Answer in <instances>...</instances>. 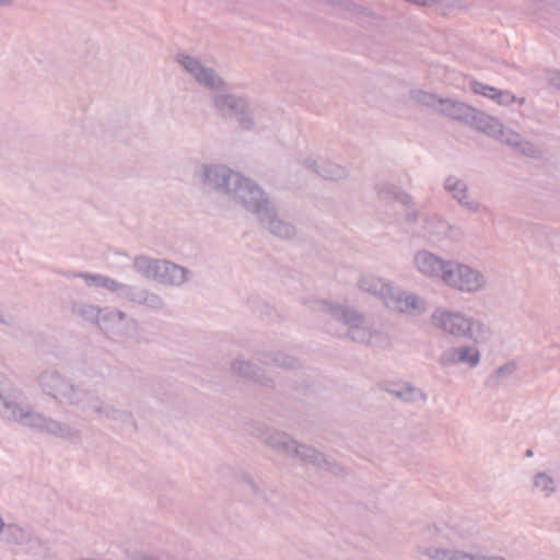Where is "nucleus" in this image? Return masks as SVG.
Segmentation results:
<instances>
[{
    "instance_id": "20e7f679",
    "label": "nucleus",
    "mask_w": 560,
    "mask_h": 560,
    "mask_svg": "<svg viewBox=\"0 0 560 560\" xmlns=\"http://www.w3.org/2000/svg\"><path fill=\"white\" fill-rule=\"evenodd\" d=\"M431 322L434 327L457 339L485 342L491 336L490 329L480 320L446 308L434 310Z\"/></svg>"
},
{
    "instance_id": "2eb2a0df",
    "label": "nucleus",
    "mask_w": 560,
    "mask_h": 560,
    "mask_svg": "<svg viewBox=\"0 0 560 560\" xmlns=\"http://www.w3.org/2000/svg\"><path fill=\"white\" fill-rule=\"evenodd\" d=\"M301 164L327 180H339L348 175L346 167L324 159L305 158L301 161Z\"/></svg>"
},
{
    "instance_id": "4be33fe9",
    "label": "nucleus",
    "mask_w": 560,
    "mask_h": 560,
    "mask_svg": "<svg viewBox=\"0 0 560 560\" xmlns=\"http://www.w3.org/2000/svg\"><path fill=\"white\" fill-rule=\"evenodd\" d=\"M474 107L450 98H444L443 102H440V112L456 120L464 121L466 124H469V120L471 119V115L474 114Z\"/></svg>"
},
{
    "instance_id": "5701e85b",
    "label": "nucleus",
    "mask_w": 560,
    "mask_h": 560,
    "mask_svg": "<svg viewBox=\"0 0 560 560\" xmlns=\"http://www.w3.org/2000/svg\"><path fill=\"white\" fill-rule=\"evenodd\" d=\"M387 392L392 396L405 402H425L428 398L427 394L422 389L411 385L410 383H404L393 388H388Z\"/></svg>"
},
{
    "instance_id": "f3484780",
    "label": "nucleus",
    "mask_w": 560,
    "mask_h": 560,
    "mask_svg": "<svg viewBox=\"0 0 560 560\" xmlns=\"http://www.w3.org/2000/svg\"><path fill=\"white\" fill-rule=\"evenodd\" d=\"M83 411L92 412L101 418L112 419L115 421H130L132 416L129 412L105 405L97 396L90 395Z\"/></svg>"
},
{
    "instance_id": "7c9ffc66",
    "label": "nucleus",
    "mask_w": 560,
    "mask_h": 560,
    "mask_svg": "<svg viewBox=\"0 0 560 560\" xmlns=\"http://www.w3.org/2000/svg\"><path fill=\"white\" fill-rule=\"evenodd\" d=\"M410 96L416 103L436 108L438 110L440 109V102L444 100L421 90L411 91Z\"/></svg>"
},
{
    "instance_id": "a19ab883",
    "label": "nucleus",
    "mask_w": 560,
    "mask_h": 560,
    "mask_svg": "<svg viewBox=\"0 0 560 560\" xmlns=\"http://www.w3.org/2000/svg\"><path fill=\"white\" fill-rule=\"evenodd\" d=\"M520 152H522L524 155L534 158L538 154L537 148L529 141L522 140L521 144L516 148Z\"/></svg>"
},
{
    "instance_id": "ea45409f",
    "label": "nucleus",
    "mask_w": 560,
    "mask_h": 560,
    "mask_svg": "<svg viewBox=\"0 0 560 560\" xmlns=\"http://www.w3.org/2000/svg\"><path fill=\"white\" fill-rule=\"evenodd\" d=\"M406 213L404 217L405 223L408 225V228L412 229V226L418 222L419 220V213L413 207V202L410 207H406Z\"/></svg>"
},
{
    "instance_id": "49530a36",
    "label": "nucleus",
    "mask_w": 560,
    "mask_h": 560,
    "mask_svg": "<svg viewBox=\"0 0 560 560\" xmlns=\"http://www.w3.org/2000/svg\"><path fill=\"white\" fill-rule=\"evenodd\" d=\"M12 3L11 0H0V7H7V5H10Z\"/></svg>"
},
{
    "instance_id": "9b49d317",
    "label": "nucleus",
    "mask_w": 560,
    "mask_h": 560,
    "mask_svg": "<svg viewBox=\"0 0 560 560\" xmlns=\"http://www.w3.org/2000/svg\"><path fill=\"white\" fill-rule=\"evenodd\" d=\"M450 262L451 260H445L427 249L418 250L413 256V264L421 275L442 282L446 277Z\"/></svg>"
},
{
    "instance_id": "473e14b6",
    "label": "nucleus",
    "mask_w": 560,
    "mask_h": 560,
    "mask_svg": "<svg viewBox=\"0 0 560 560\" xmlns=\"http://www.w3.org/2000/svg\"><path fill=\"white\" fill-rule=\"evenodd\" d=\"M145 289L124 283L119 296L132 304L140 305Z\"/></svg>"
},
{
    "instance_id": "37998d69",
    "label": "nucleus",
    "mask_w": 560,
    "mask_h": 560,
    "mask_svg": "<svg viewBox=\"0 0 560 560\" xmlns=\"http://www.w3.org/2000/svg\"><path fill=\"white\" fill-rule=\"evenodd\" d=\"M546 80L551 86L560 90V71L559 70H547L546 71Z\"/></svg>"
},
{
    "instance_id": "423d86ee",
    "label": "nucleus",
    "mask_w": 560,
    "mask_h": 560,
    "mask_svg": "<svg viewBox=\"0 0 560 560\" xmlns=\"http://www.w3.org/2000/svg\"><path fill=\"white\" fill-rule=\"evenodd\" d=\"M260 439L269 446L288 456L299 458L322 469H332V466L322 453L311 446L298 444L296 441L284 432L272 428H265L260 433Z\"/></svg>"
},
{
    "instance_id": "e433bc0d",
    "label": "nucleus",
    "mask_w": 560,
    "mask_h": 560,
    "mask_svg": "<svg viewBox=\"0 0 560 560\" xmlns=\"http://www.w3.org/2000/svg\"><path fill=\"white\" fill-rule=\"evenodd\" d=\"M498 139H501L504 143L514 149H516L523 140L520 133L511 129H505L504 127L502 128V133L499 135Z\"/></svg>"
},
{
    "instance_id": "c9c22d12",
    "label": "nucleus",
    "mask_w": 560,
    "mask_h": 560,
    "mask_svg": "<svg viewBox=\"0 0 560 560\" xmlns=\"http://www.w3.org/2000/svg\"><path fill=\"white\" fill-rule=\"evenodd\" d=\"M470 89L475 94L482 95L485 97H488L492 101H494L497 88L487 85L482 82H478L476 80L470 81Z\"/></svg>"
},
{
    "instance_id": "4468645a",
    "label": "nucleus",
    "mask_w": 560,
    "mask_h": 560,
    "mask_svg": "<svg viewBox=\"0 0 560 560\" xmlns=\"http://www.w3.org/2000/svg\"><path fill=\"white\" fill-rule=\"evenodd\" d=\"M155 281L168 287H180L188 281L190 271L170 260L160 259Z\"/></svg>"
},
{
    "instance_id": "ddd939ff",
    "label": "nucleus",
    "mask_w": 560,
    "mask_h": 560,
    "mask_svg": "<svg viewBox=\"0 0 560 560\" xmlns=\"http://www.w3.org/2000/svg\"><path fill=\"white\" fill-rule=\"evenodd\" d=\"M443 188L466 210L474 213L480 210L481 205L470 199L468 185L463 179L448 175L444 179Z\"/></svg>"
},
{
    "instance_id": "dca6fc26",
    "label": "nucleus",
    "mask_w": 560,
    "mask_h": 560,
    "mask_svg": "<svg viewBox=\"0 0 560 560\" xmlns=\"http://www.w3.org/2000/svg\"><path fill=\"white\" fill-rule=\"evenodd\" d=\"M422 555L431 560H504L502 557H488L480 552H465L445 548H425Z\"/></svg>"
},
{
    "instance_id": "7ed1b4c3",
    "label": "nucleus",
    "mask_w": 560,
    "mask_h": 560,
    "mask_svg": "<svg viewBox=\"0 0 560 560\" xmlns=\"http://www.w3.org/2000/svg\"><path fill=\"white\" fill-rule=\"evenodd\" d=\"M311 308L322 314L328 325L336 322L346 327V335L354 342L369 343L377 335L364 314L353 307L316 300L312 302Z\"/></svg>"
},
{
    "instance_id": "c756f323",
    "label": "nucleus",
    "mask_w": 560,
    "mask_h": 560,
    "mask_svg": "<svg viewBox=\"0 0 560 560\" xmlns=\"http://www.w3.org/2000/svg\"><path fill=\"white\" fill-rule=\"evenodd\" d=\"M533 486L545 498L551 497L557 490L556 480L545 471H539L534 476Z\"/></svg>"
},
{
    "instance_id": "6ab92c4d",
    "label": "nucleus",
    "mask_w": 560,
    "mask_h": 560,
    "mask_svg": "<svg viewBox=\"0 0 560 560\" xmlns=\"http://www.w3.org/2000/svg\"><path fill=\"white\" fill-rule=\"evenodd\" d=\"M375 191L378 200L384 202H389L394 200L399 202L404 207H410L412 203V196L392 183H377L375 185Z\"/></svg>"
},
{
    "instance_id": "9d476101",
    "label": "nucleus",
    "mask_w": 560,
    "mask_h": 560,
    "mask_svg": "<svg viewBox=\"0 0 560 560\" xmlns=\"http://www.w3.org/2000/svg\"><path fill=\"white\" fill-rule=\"evenodd\" d=\"M383 302L387 308L409 316H419L427 311V302L423 299L394 285L387 290Z\"/></svg>"
},
{
    "instance_id": "bb28decb",
    "label": "nucleus",
    "mask_w": 560,
    "mask_h": 560,
    "mask_svg": "<svg viewBox=\"0 0 560 560\" xmlns=\"http://www.w3.org/2000/svg\"><path fill=\"white\" fill-rule=\"evenodd\" d=\"M390 287V283L384 282L381 278L374 276H364L359 281V288L362 291L378 296L382 301H384Z\"/></svg>"
},
{
    "instance_id": "f03ea898",
    "label": "nucleus",
    "mask_w": 560,
    "mask_h": 560,
    "mask_svg": "<svg viewBox=\"0 0 560 560\" xmlns=\"http://www.w3.org/2000/svg\"><path fill=\"white\" fill-rule=\"evenodd\" d=\"M5 380V375L0 372V386ZM25 399L23 390L18 387H0V415L2 418L62 440L79 441L81 439L82 433L79 429L34 411L30 406L23 405Z\"/></svg>"
},
{
    "instance_id": "a211bd4d",
    "label": "nucleus",
    "mask_w": 560,
    "mask_h": 560,
    "mask_svg": "<svg viewBox=\"0 0 560 560\" xmlns=\"http://www.w3.org/2000/svg\"><path fill=\"white\" fill-rule=\"evenodd\" d=\"M422 229L419 232L423 237L430 242H440L450 236L452 226L438 215H425L422 219Z\"/></svg>"
},
{
    "instance_id": "6e6552de",
    "label": "nucleus",
    "mask_w": 560,
    "mask_h": 560,
    "mask_svg": "<svg viewBox=\"0 0 560 560\" xmlns=\"http://www.w3.org/2000/svg\"><path fill=\"white\" fill-rule=\"evenodd\" d=\"M443 283L464 293H476L485 289L487 279L481 271L466 264L451 260Z\"/></svg>"
},
{
    "instance_id": "79ce46f5",
    "label": "nucleus",
    "mask_w": 560,
    "mask_h": 560,
    "mask_svg": "<svg viewBox=\"0 0 560 560\" xmlns=\"http://www.w3.org/2000/svg\"><path fill=\"white\" fill-rule=\"evenodd\" d=\"M242 485L245 490H248L253 494H257L259 492L258 482L249 475L242 477Z\"/></svg>"
},
{
    "instance_id": "72a5a7b5",
    "label": "nucleus",
    "mask_w": 560,
    "mask_h": 560,
    "mask_svg": "<svg viewBox=\"0 0 560 560\" xmlns=\"http://www.w3.org/2000/svg\"><path fill=\"white\" fill-rule=\"evenodd\" d=\"M140 305H144L154 312H160L164 308V300L156 293L144 290Z\"/></svg>"
},
{
    "instance_id": "1a4fd4ad",
    "label": "nucleus",
    "mask_w": 560,
    "mask_h": 560,
    "mask_svg": "<svg viewBox=\"0 0 560 560\" xmlns=\"http://www.w3.org/2000/svg\"><path fill=\"white\" fill-rule=\"evenodd\" d=\"M176 61L203 88L218 92L225 89L223 79L212 68L203 66L196 57L179 52L176 55Z\"/></svg>"
},
{
    "instance_id": "c03bdc74",
    "label": "nucleus",
    "mask_w": 560,
    "mask_h": 560,
    "mask_svg": "<svg viewBox=\"0 0 560 560\" xmlns=\"http://www.w3.org/2000/svg\"><path fill=\"white\" fill-rule=\"evenodd\" d=\"M515 370V366L514 364L512 363H506V364H503L501 366H499L497 370H495V373L499 377H505V376H509L511 375Z\"/></svg>"
},
{
    "instance_id": "de8ad7c7",
    "label": "nucleus",
    "mask_w": 560,
    "mask_h": 560,
    "mask_svg": "<svg viewBox=\"0 0 560 560\" xmlns=\"http://www.w3.org/2000/svg\"><path fill=\"white\" fill-rule=\"evenodd\" d=\"M526 455H527V456H532V455H533L532 450H528V451L526 452Z\"/></svg>"
},
{
    "instance_id": "f8f14e48",
    "label": "nucleus",
    "mask_w": 560,
    "mask_h": 560,
    "mask_svg": "<svg viewBox=\"0 0 560 560\" xmlns=\"http://www.w3.org/2000/svg\"><path fill=\"white\" fill-rule=\"evenodd\" d=\"M480 351L472 346L453 347L443 351L439 357V364L448 368L457 364H465L476 368L480 362Z\"/></svg>"
},
{
    "instance_id": "aec40b11",
    "label": "nucleus",
    "mask_w": 560,
    "mask_h": 560,
    "mask_svg": "<svg viewBox=\"0 0 560 560\" xmlns=\"http://www.w3.org/2000/svg\"><path fill=\"white\" fill-rule=\"evenodd\" d=\"M231 370L235 375L255 383H259L265 387H271L275 385V382L271 378L259 374L258 369L255 368L250 362L235 360L232 362Z\"/></svg>"
},
{
    "instance_id": "58836bf2",
    "label": "nucleus",
    "mask_w": 560,
    "mask_h": 560,
    "mask_svg": "<svg viewBox=\"0 0 560 560\" xmlns=\"http://www.w3.org/2000/svg\"><path fill=\"white\" fill-rule=\"evenodd\" d=\"M122 285H124V283H121L110 277H107V276H104V280L101 283V288H104L109 292H115L118 295L120 294Z\"/></svg>"
},
{
    "instance_id": "f257e3e1",
    "label": "nucleus",
    "mask_w": 560,
    "mask_h": 560,
    "mask_svg": "<svg viewBox=\"0 0 560 560\" xmlns=\"http://www.w3.org/2000/svg\"><path fill=\"white\" fill-rule=\"evenodd\" d=\"M200 179L206 189L241 203L254 213L260 225L280 238H291L295 228L278 217L275 205L253 180L221 164L205 165Z\"/></svg>"
},
{
    "instance_id": "09e8293b",
    "label": "nucleus",
    "mask_w": 560,
    "mask_h": 560,
    "mask_svg": "<svg viewBox=\"0 0 560 560\" xmlns=\"http://www.w3.org/2000/svg\"><path fill=\"white\" fill-rule=\"evenodd\" d=\"M559 532H560V525H559Z\"/></svg>"
},
{
    "instance_id": "0eeeda50",
    "label": "nucleus",
    "mask_w": 560,
    "mask_h": 560,
    "mask_svg": "<svg viewBox=\"0 0 560 560\" xmlns=\"http://www.w3.org/2000/svg\"><path fill=\"white\" fill-rule=\"evenodd\" d=\"M212 101L215 110L222 117L235 119L242 129L253 128V108L246 96L220 92L213 95Z\"/></svg>"
},
{
    "instance_id": "39448f33",
    "label": "nucleus",
    "mask_w": 560,
    "mask_h": 560,
    "mask_svg": "<svg viewBox=\"0 0 560 560\" xmlns=\"http://www.w3.org/2000/svg\"><path fill=\"white\" fill-rule=\"evenodd\" d=\"M40 392L58 401L83 410L91 392L75 384L71 378L57 370L47 369L40 372L36 378Z\"/></svg>"
},
{
    "instance_id": "cd10ccee",
    "label": "nucleus",
    "mask_w": 560,
    "mask_h": 560,
    "mask_svg": "<svg viewBox=\"0 0 560 560\" xmlns=\"http://www.w3.org/2000/svg\"><path fill=\"white\" fill-rule=\"evenodd\" d=\"M159 260L144 255H139L133 259V269L143 278L155 281Z\"/></svg>"
},
{
    "instance_id": "a18cd8bd",
    "label": "nucleus",
    "mask_w": 560,
    "mask_h": 560,
    "mask_svg": "<svg viewBox=\"0 0 560 560\" xmlns=\"http://www.w3.org/2000/svg\"><path fill=\"white\" fill-rule=\"evenodd\" d=\"M0 324L9 326L11 325V320L3 314V312L0 310Z\"/></svg>"
},
{
    "instance_id": "c85d7f7f",
    "label": "nucleus",
    "mask_w": 560,
    "mask_h": 560,
    "mask_svg": "<svg viewBox=\"0 0 560 560\" xmlns=\"http://www.w3.org/2000/svg\"><path fill=\"white\" fill-rule=\"evenodd\" d=\"M24 550L32 557L46 558L50 556L51 547L48 541L31 534L24 545Z\"/></svg>"
},
{
    "instance_id": "f704fd0d",
    "label": "nucleus",
    "mask_w": 560,
    "mask_h": 560,
    "mask_svg": "<svg viewBox=\"0 0 560 560\" xmlns=\"http://www.w3.org/2000/svg\"><path fill=\"white\" fill-rule=\"evenodd\" d=\"M494 102L499 105L509 106L514 102H518L520 105L524 104L525 98H517L512 92L508 90H497Z\"/></svg>"
},
{
    "instance_id": "4c0bfd02",
    "label": "nucleus",
    "mask_w": 560,
    "mask_h": 560,
    "mask_svg": "<svg viewBox=\"0 0 560 560\" xmlns=\"http://www.w3.org/2000/svg\"><path fill=\"white\" fill-rule=\"evenodd\" d=\"M74 277L82 278L85 281L88 287H100L104 280V275L100 273H88V272H79L75 273Z\"/></svg>"
},
{
    "instance_id": "a878e982",
    "label": "nucleus",
    "mask_w": 560,
    "mask_h": 560,
    "mask_svg": "<svg viewBox=\"0 0 560 560\" xmlns=\"http://www.w3.org/2000/svg\"><path fill=\"white\" fill-rule=\"evenodd\" d=\"M258 360L267 366H278L282 369H295L299 365V361L280 351L278 352H262L259 354Z\"/></svg>"
},
{
    "instance_id": "412c9836",
    "label": "nucleus",
    "mask_w": 560,
    "mask_h": 560,
    "mask_svg": "<svg viewBox=\"0 0 560 560\" xmlns=\"http://www.w3.org/2000/svg\"><path fill=\"white\" fill-rule=\"evenodd\" d=\"M469 125L493 138H499L503 128V125L497 118L476 108L474 109Z\"/></svg>"
},
{
    "instance_id": "393cba45",
    "label": "nucleus",
    "mask_w": 560,
    "mask_h": 560,
    "mask_svg": "<svg viewBox=\"0 0 560 560\" xmlns=\"http://www.w3.org/2000/svg\"><path fill=\"white\" fill-rule=\"evenodd\" d=\"M31 535L30 528L22 527L16 524H4L2 521L0 539L7 542L24 546L28 536Z\"/></svg>"
},
{
    "instance_id": "2f4dec72",
    "label": "nucleus",
    "mask_w": 560,
    "mask_h": 560,
    "mask_svg": "<svg viewBox=\"0 0 560 560\" xmlns=\"http://www.w3.org/2000/svg\"><path fill=\"white\" fill-rule=\"evenodd\" d=\"M101 326L107 325L109 323H121L126 319L127 315L125 312L120 310H116L113 307H101Z\"/></svg>"
},
{
    "instance_id": "b1692460",
    "label": "nucleus",
    "mask_w": 560,
    "mask_h": 560,
    "mask_svg": "<svg viewBox=\"0 0 560 560\" xmlns=\"http://www.w3.org/2000/svg\"><path fill=\"white\" fill-rule=\"evenodd\" d=\"M101 307L85 302H73L71 313L85 323L101 326Z\"/></svg>"
}]
</instances>
